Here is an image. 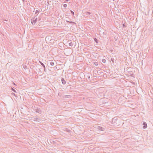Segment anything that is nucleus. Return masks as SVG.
Here are the masks:
<instances>
[{"mask_svg":"<svg viewBox=\"0 0 153 153\" xmlns=\"http://www.w3.org/2000/svg\"><path fill=\"white\" fill-rule=\"evenodd\" d=\"M143 125H144V126H143V128H146L147 127V124L146 123H144Z\"/></svg>","mask_w":153,"mask_h":153,"instance_id":"1","label":"nucleus"},{"mask_svg":"<svg viewBox=\"0 0 153 153\" xmlns=\"http://www.w3.org/2000/svg\"><path fill=\"white\" fill-rule=\"evenodd\" d=\"M62 82L63 83H65V81L63 79H62Z\"/></svg>","mask_w":153,"mask_h":153,"instance_id":"2","label":"nucleus"},{"mask_svg":"<svg viewBox=\"0 0 153 153\" xmlns=\"http://www.w3.org/2000/svg\"><path fill=\"white\" fill-rule=\"evenodd\" d=\"M63 7H67V5L66 4H65L64 5H63Z\"/></svg>","mask_w":153,"mask_h":153,"instance_id":"3","label":"nucleus"},{"mask_svg":"<svg viewBox=\"0 0 153 153\" xmlns=\"http://www.w3.org/2000/svg\"><path fill=\"white\" fill-rule=\"evenodd\" d=\"M102 61L103 62H105V59H102Z\"/></svg>","mask_w":153,"mask_h":153,"instance_id":"4","label":"nucleus"},{"mask_svg":"<svg viewBox=\"0 0 153 153\" xmlns=\"http://www.w3.org/2000/svg\"><path fill=\"white\" fill-rule=\"evenodd\" d=\"M50 63L51 65H53L54 64V63L53 62H51Z\"/></svg>","mask_w":153,"mask_h":153,"instance_id":"5","label":"nucleus"},{"mask_svg":"<svg viewBox=\"0 0 153 153\" xmlns=\"http://www.w3.org/2000/svg\"><path fill=\"white\" fill-rule=\"evenodd\" d=\"M71 13H72L73 15H74V12L73 11H71Z\"/></svg>","mask_w":153,"mask_h":153,"instance_id":"6","label":"nucleus"},{"mask_svg":"<svg viewBox=\"0 0 153 153\" xmlns=\"http://www.w3.org/2000/svg\"><path fill=\"white\" fill-rule=\"evenodd\" d=\"M95 41L97 42V39H95Z\"/></svg>","mask_w":153,"mask_h":153,"instance_id":"7","label":"nucleus"},{"mask_svg":"<svg viewBox=\"0 0 153 153\" xmlns=\"http://www.w3.org/2000/svg\"><path fill=\"white\" fill-rule=\"evenodd\" d=\"M13 90L14 92H16V91H15V90L13 89Z\"/></svg>","mask_w":153,"mask_h":153,"instance_id":"8","label":"nucleus"},{"mask_svg":"<svg viewBox=\"0 0 153 153\" xmlns=\"http://www.w3.org/2000/svg\"><path fill=\"white\" fill-rule=\"evenodd\" d=\"M95 65H98V64L97 63H96V64L95 63Z\"/></svg>","mask_w":153,"mask_h":153,"instance_id":"9","label":"nucleus"},{"mask_svg":"<svg viewBox=\"0 0 153 153\" xmlns=\"http://www.w3.org/2000/svg\"><path fill=\"white\" fill-rule=\"evenodd\" d=\"M31 22H32V23L33 24V22L32 21H31Z\"/></svg>","mask_w":153,"mask_h":153,"instance_id":"10","label":"nucleus"},{"mask_svg":"<svg viewBox=\"0 0 153 153\" xmlns=\"http://www.w3.org/2000/svg\"><path fill=\"white\" fill-rule=\"evenodd\" d=\"M71 22V23H73V22Z\"/></svg>","mask_w":153,"mask_h":153,"instance_id":"11","label":"nucleus"}]
</instances>
